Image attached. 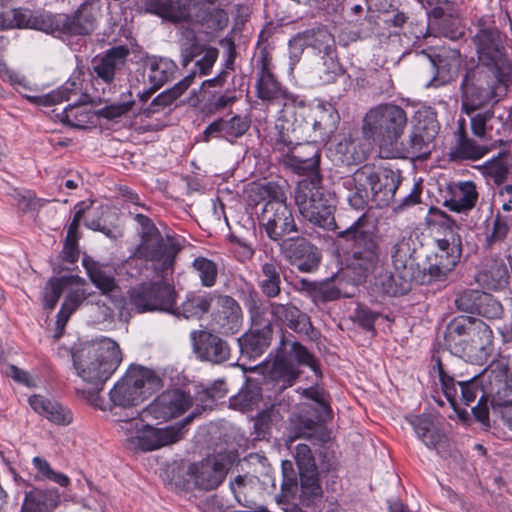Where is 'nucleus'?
Instances as JSON below:
<instances>
[{
  "label": "nucleus",
  "instance_id": "obj_26",
  "mask_svg": "<svg viewBox=\"0 0 512 512\" xmlns=\"http://www.w3.org/2000/svg\"><path fill=\"white\" fill-rule=\"evenodd\" d=\"M191 339L194 351L201 360L221 364L230 358L228 343L212 332L192 331Z\"/></svg>",
  "mask_w": 512,
  "mask_h": 512
},
{
  "label": "nucleus",
  "instance_id": "obj_46",
  "mask_svg": "<svg viewBox=\"0 0 512 512\" xmlns=\"http://www.w3.org/2000/svg\"><path fill=\"white\" fill-rule=\"evenodd\" d=\"M80 87L76 80H68L61 87L54 91L41 95H24V97L32 104L38 106H52L64 100H69L71 95H78Z\"/></svg>",
  "mask_w": 512,
  "mask_h": 512
},
{
  "label": "nucleus",
  "instance_id": "obj_52",
  "mask_svg": "<svg viewBox=\"0 0 512 512\" xmlns=\"http://www.w3.org/2000/svg\"><path fill=\"white\" fill-rule=\"evenodd\" d=\"M512 156L506 152H500L498 156L487 161L484 166V173L492 178L496 184L503 183L508 175L511 166Z\"/></svg>",
  "mask_w": 512,
  "mask_h": 512
},
{
  "label": "nucleus",
  "instance_id": "obj_2",
  "mask_svg": "<svg viewBox=\"0 0 512 512\" xmlns=\"http://www.w3.org/2000/svg\"><path fill=\"white\" fill-rule=\"evenodd\" d=\"M272 136L274 150L284 157V164L300 175L319 174L320 153L316 139L307 140L302 122L277 119Z\"/></svg>",
  "mask_w": 512,
  "mask_h": 512
},
{
  "label": "nucleus",
  "instance_id": "obj_51",
  "mask_svg": "<svg viewBox=\"0 0 512 512\" xmlns=\"http://www.w3.org/2000/svg\"><path fill=\"white\" fill-rule=\"evenodd\" d=\"M411 239L401 236L392 246L391 258L396 271L410 272L413 267Z\"/></svg>",
  "mask_w": 512,
  "mask_h": 512
},
{
  "label": "nucleus",
  "instance_id": "obj_41",
  "mask_svg": "<svg viewBox=\"0 0 512 512\" xmlns=\"http://www.w3.org/2000/svg\"><path fill=\"white\" fill-rule=\"evenodd\" d=\"M84 281L79 285H74L69 287L66 291H68L65 300L61 306L60 311L57 314L56 327L57 332L55 334V338H59L64 328L72 315V313L78 309V307L84 302L87 298L88 293L82 287Z\"/></svg>",
  "mask_w": 512,
  "mask_h": 512
},
{
  "label": "nucleus",
  "instance_id": "obj_40",
  "mask_svg": "<svg viewBox=\"0 0 512 512\" xmlns=\"http://www.w3.org/2000/svg\"><path fill=\"white\" fill-rule=\"evenodd\" d=\"M31 408L38 414L46 417L49 421L58 425H67L72 421L71 412L60 405L52 402L41 395H33L29 397Z\"/></svg>",
  "mask_w": 512,
  "mask_h": 512
},
{
  "label": "nucleus",
  "instance_id": "obj_14",
  "mask_svg": "<svg viewBox=\"0 0 512 512\" xmlns=\"http://www.w3.org/2000/svg\"><path fill=\"white\" fill-rule=\"evenodd\" d=\"M177 294L172 285L164 281H147L128 290V306L136 313H174Z\"/></svg>",
  "mask_w": 512,
  "mask_h": 512
},
{
  "label": "nucleus",
  "instance_id": "obj_59",
  "mask_svg": "<svg viewBox=\"0 0 512 512\" xmlns=\"http://www.w3.org/2000/svg\"><path fill=\"white\" fill-rule=\"evenodd\" d=\"M237 100L236 94L232 91L212 94L204 104V111L208 115H213L231 107Z\"/></svg>",
  "mask_w": 512,
  "mask_h": 512
},
{
  "label": "nucleus",
  "instance_id": "obj_15",
  "mask_svg": "<svg viewBox=\"0 0 512 512\" xmlns=\"http://www.w3.org/2000/svg\"><path fill=\"white\" fill-rule=\"evenodd\" d=\"M255 88L258 99L265 102L268 106L281 107L277 119H292L294 108L304 105L302 100H299L297 96L290 93L276 79L271 71L270 62L265 56L261 59V66L257 73Z\"/></svg>",
  "mask_w": 512,
  "mask_h": 512
},
{
  "label": "nucleus",
  "instance_id": "obj_3",
  "mask_svg": "<svg viewBox=\"0 0 512 512\" xmlns=\"http://www.w3.org/2000/svg\"><path fill=\"white\" fill-rule=\"evenodd\" d=\"M72 359L77 375L99 391L119 367L122 356L119 345L103 337L80 345L72 352Z\"/></svg>",
  "mask_w": 512,
  "mask_h": 512
},
{
  "label": "nucleus",
  "instance_id": "obj_49",
  "mask_svg": "<svg viewBox=\"0 0 512 512\" xmlns=\"http://www.w3.org/2000/svg\"><path fill=\"white\" fill-rule=\"evenodd\" d=\"M508 269L502 259H493L479 274L478 281L484 283L490 289H499L507 283Z\"/></svg>",
  "mask_w": 512,
  "mask_h": 512
},
{
  "label": "nucleus",
  "instance_id": "obj_25",
  "mask_svg": "<svg viewBox=\"0 0 512 512\" xmlns=\"http://www.w3.org/2000/svg\"><path fill=\"white\" fill-rule=\"evenodd\" d=\"M213 308L212 325L218 333L233 335L241 329L242 310L233 297L219 294Z\"/></svg>",
  "mask_w": 512,
  "mask_h": 512
},
{
  "label": "nucleus",
  "instance_id": "obj_58",
  "mask_svg": "<svg viewBox=\"0 0 512 512\" xmlns=\"http://www.w3.org/2000/svg\"><path fill=\"white\" fill-rule=\"evenodd\" d=\"M89 118L86 108L75 103L63 110L60 120L71 127L84 128L89 122Z\"/></svg>",
  "mask_w": 512,
  "mask_h": 512
},
{
  "label": "nucleus",
  "instance_id": "obj_56",
  "mask_svg": "<svg viewBox=\"0 0 512 512\" xmlns=\"http://www.w3.org/2000/svg\"><path fill=\"white\" fill-rule=\"evenodd\" d=\"M336 153L342 163L346 165L357 164L364 160L365 156L362 150L358 148L356 141L351 138H343L335 147Z\"/></svg>",
  "mask_w": 512,
  "mask_h": 512
},
{
  "label": "nucleus",
  "instance_id": "obj_7",
  "mask_svg": "<svg viewBox=\"0 0 512 512\" xmlns=\"http://www.w3.org/2000/svg\"><path fill=\"white\" fill-rule=\"evenodd\" d=\"M136 220L141 225L140 243L132 256L152 263L156 273L165 277L172 273L175 259L181 250L179 240L171 235L163 236L151 220L137 214Z\"/></svg>",
  "mask_w": 512,
  "mask_h": 512
},
{
  "label": "nucleus",
  "instance_id": "obj_50",
  "mask_svg": "<svg viewBox=\"0 0 512 512\" xmlns=\"http://www.w3.org/2000/svg\"><path fill=\"white\" fill-rule=\"evenodd\" d=\"M306 46H310L324 55L333 51L334 37L326 27L318 26L300 34Z\"/></svg>",
  "mask_w": 512,
  "mask_h": 512
},
{
  "label": "nucleus",
  "instance_id": "obj_43",
  "mask_svg": "<svg viewBox=\"0 0 512 512\" xmlns=\"http://www.w3.org/2000/svg\"><path fill=\"white\" fill-rule=\"evenodd\" d=\"M458 139L451 151L453 159L477 160L487 153L485 146L479 145L475 140L469 138L465 132V119L459 120Z\"/></svg>",
  "mask_w": 512,
  "mask_h": 512
},
{
  "label": "nucleus",
  "instance_id": "obj_9",
  "mask_svg": "<svg viewBox=\"0 0 512 512\" xmlns=\"http://www.w3.org/2000/svg\"><path fill=\"white\" fill-rule=\"evenodd\" d=\"M505 76L479 66L467 69L460 85L461 111L471 115L491 102H498L506 91Z\"/></svg>",
  "mask_w": 512,
  "mask_h": 512
},
{
  "label": "nucleus",
  "instance_id": "obj_62",
  "mask_svg": "<svg viewBox=\"0 0 512 512\" xmlns=\"http://www.w3.org/2000/svg\"><path fill=\"white\" fill-rule=\"evenodd\" d=\"M294 458L299 469V474L318 472L312 451L307 444L300 443L295 447Z\"/></svg>",
  "mask_w": 512,
  "mask_h": 512
},
{
  "label": "nucleus",
  "instance_id": "obj_38",
  "mask_svg": "<svg viewBox=\"0 0 512 512\" xmlns=\"http://www.w3.org/2000/svg\"><path fill=\"white\" fill-rule=\"evenodd\" d=\"M459 64V55L455 51L449 57L437 55L435 59H430L435 76L426 84V87L437 88L454 80Z\"/></svg>",
  "mask_w": 512,
  "mask_h": 512
},
{
  "label": "nucleus",
  "instance_id": "obj_35",
  "mask_svg": "<svg viewBox=\"0 0 512 512\" xmlns=\"http://www.w3.org/2000/svg\"><path fill=\"white\" fill-rule=\"evenodd\" d=\"M273 329L266 326L264 329L252 328L238 338V344L242 356L249 359H257L269 347L272 340Z\"/></svg>",
  "mask_w": 512,
  "mask_h": 512
},
{
  "label": "nucleus",
  "instance_id": "obj_34",
  "mask_svg": "<svg viewBox=\"0 0 512 512\" xmlns=\"http://www.w3.org/2000/svg\"><path fill=\"white\" fill-rule=\"evenodd\" d=\"M59 503L60 494L56 488L33 487L25 493L19 512H53Z\"/></svg>",
  "mask_w": 512,
  "mask_h": 512
},
{
  "label": "nucleus",
  "instance_id": "obj_18",
  "mask_svg": "<svg viewBox=\"0 0 512 512\" xmlns=\"http://www.w3.org/2000/svg\"><path fill=\"white\" fill-rule=\"evenodd\" d=\"M479 61L493 72L507 75L511 66L505 55L500 31L496 27L480 29L473 38Z\"/></svg>",
  "mask_w": 512,
  "mask_h": 512
},
{
  "label": "nucleus",
  "instance_id": "obj_32",
  "mask_svg": "<svg viewBox=\"0 0 512 512\" xmlns=\"http://www.w3.org/2000/svg\"><path fill=\"white\" fill-rule=\"evenodd\" d=\"M83 266L92 284L103 295L112 296L120 290L116 280V270L113 266L94 261L91 258H84Z\"/></svg>",
  "mask_w": 512,
  "mask_h": 512
},
{
  "label": "nucleus",
  "instance_id": "obj_13",
  "mask_svg": "<svg viewBox=\"0 0 512 512\" xmlns=\"http://www.w3.org/2000/svg\"><path fill=\"white\" fill-rule=\"evenodd\" d=\"M295 201L299 212L309 222L324 229L336 228L333 207L328 204L325 198L320 175H314L312 178L304 179L299 183L295 193Z\"/></svg>",
  "mask_w": 512,
  "mask_h": 512
},
{
  "label": "nucleus",
  "instance_id": "obj_47",
  "mask_svg": "<svg viewBox=\"0 0 512 512\" xmlns=\"http://www.w3.org/2000/svg\"><path fill=\"white\" fill-rule=\"evenodd\" d=\"M299 499L302 505L312 506L321 501L323 489L320 484L318 472L300 473Z\"/></svg>",
  "mask_w": 512,
  "mask_h": 512
},
{
  "label": "nucleus",
  "instance_id": "obj_23",
  "mask_svg": "<svg viewBox=\"0 0 512 512\" xmlns=\"http://www.w3.org/2000/svg\"><path fill=\"white\" fill-rule=\"evenodd\" d=\"M130 50L125 45L109 48L92 60V76L107 85L114 84L127 66Z\"/></svg>",
  "mask_w": 512,
  "mask_h": 512
},
{
  "label": "nucleus",
  "instance_id": "obj_16",
  "mask_svg": "<svg viewBox=\"0 0 512 512\" xmlns=\"http://www.w3.org/2000/svg\"><path fill=\"white\" fill-rule=\"evenodd\" d=\"M461 255V236L450 228L443 238L436 240V249L427 257V266L424 270L428 271L431 278L441 279L456 266Z\"/></svg>",
  "mask_w": 512,
  "mask_h": 512
},
{
  "label": "nucleus",
  "instance_id": "obj_5",
  "mask_svg": "<svg viewBox=\"0 0 512 512\" xmlns=\"http://www.w3.org/2000/svg\"><path fill=\"white\" fill-rule=\"evenodd\" d=\"M288 341L281 338L280 346L274 360L265 367L264 382L268 390L282 393L292 387L300 375L297 365L291 360L293 357L298 365L309 367L316 376H321L318 360L301 343L294 341L290 344L289 352H285Z\"/></svg>",
  "mask_w": 512,
  "mask_h": 512
},
{
  "label": "nucleus",
  "instance_id": "obj_20",
  "mask_svg": "<svg viewBox=\"0 0 512 512\" xmlns=\"http://www.w3.org/2000/svg\"><path fill=\"white\" fill-rule=\"evenodd\" d=\"M303 394L319 406L318 420L305 419L296 434V438H306L313 443H325L330 440V432L323 422L331 418V408L325 391L319 387L304 389Z\"/></svg>",
  "mask_w": 512,
  "mask_h": 512
},
{
  "label": "nucleus",
  "instance_id": "obj_29",
  "mask_svg": "<svg viewBox=\"0 0 512 512\" xmlns=\"http://www.w3.org/2000/svg\"><path fill=\"white\" fill-rule=\"evenodd\" d=\"M272 323H284L296 333L312 337L314 332L310 317L292 303H270Z\"/></svg>",
  "mask_w": 512,
  "mask_h": 512
},
{
  "label": "nucleus",
  "instance_id": "obj_54",
  "mask_svg": "<svg viewBox=\"0 0 512 512\" xmlns=\"http://www.w3.org/2000/svg\"><path fill=\"white\" fill-rule=\"evenodd\" d=\"M32 464L38 471L35 476L37 480H49L61 487H67L70 484L69 477L61 472L54 471L47 460L36 456L32 459Z\"/></svg>",
  "mask_w": 512,
  "mask_h": 512
},
{
  "label": "nucleus",
  "instance_id": "obj_53",
  "mask_svg": "<svg viewBox=\"0 0 512 512\" xmlns=\"http://www.w3.org/2000/svg\"><path fill=\"white\" fill-rule=\"evenodd\" d=\"M195 73H191L176 83L172 88L167 89L160 93L153 99L151 106L157 108H165L170 106L176 99H178L193 83Z\"/></svg>",
  "mask_w": 512,
  "mask_h": 512
},
{
  "label": "nucleus",
  "instance_id": "obj_48",
  "mask_svg": "<svg viewBox=\"0 0 512 512\" xmlns=\"http://www.w3.org/2000/svg\"><path fill=\"white\" fill-rule=\"evenodd\" d=\"M272 301H263L256 293H252L245 299V306L249 312L252 326L255 329H264L269 326L272 329V317H266L270 313V303Z\"/></svg>",
  "mask_w": 512,
  "mask_h": 512
},
{
  "label": "nucleus",
  "instance_id": "obj_63",
  "mask_svg": "<svg viewBox=\"0 0 512 512\" xmlns=\"http://www.w3.org/2000/svg\"><path fill=\"white\" fill-rule=\"evenodd\" d=\"M476 313L488 319H498L502 317L504 309L497 299L484 292Z\"/></svg>",
  "mask_w": 512,
  "mask_h": 512
},
{
  "label": "nucleus",
  "instance_id": "obj_27",
  "mask_svg": "<svg viewBox=\"0 0 512 512\" xmlns=\"http://www.w3.org/2000/svg\"><path fill=\"white\" fill-rule=\"evenodd\" d=\"M439 132V124L432 112L418 111L409 134L408 145L414 154H424Z\"/></svg>",
  "mask_w": 512,
  "mask_h": 512
},
{
  "label": "nucleus",
  "instance_id": "obj_10",
  "mask_svg": "<svg viewBox=\"0 0 512 512\" xmlns=\"http://www.w3.org/2000/svg\"><path fill=\"white\" fill-rule=\"evenodd\" d=\"M341 184L346 190L349 205L356 210L364 209L370 200L377 205L388 203L396 189L393 184H388V177L383 182L371 165H364L343 177Z\"/></svg>",
  "mask_w": 512,
  "mask_h": 512
},
{
  "label": "nucleus",
  "instance_id": "obj_37",
  "mask_svg": "<svg viewBox=\"0 0 512 512\" xmlns=\"http://www.w3.org/2000/svg\"><path fill=\"white\" fill-rule=\"evenodd\" d=\"M478 200L476 185L472 181L459 182L450 187V197L445 205L455 212L470 211Z\"/></svg>",
  "mask_w": 512,
  "mask_h": 512
},
{
  "label": "nucleus",
  "instance_id": "obj_45",
  "mask_svg": "<svg viewBox=\"0 0 512 512\" xmlns=\"http://www.w3.org/2000/svg\"><path fill=\"white\" fill-rule=\"evenodd\" d=\"M408 421L413 426L418 438L427 448H437L443 435L438 429L434 428L433 420L429 415H413L408 418Z\"/></svg>",
  "mask_w": 512,
  "mask_h": 512
},
{
  "label": "nucleus",
  "instance_id": "obj_22",
  "mask_svg": "<svg viewBox=\"0 0 512 512\" xmlns=\"http://www.w3.org/2000/svg\"><path fill=\"white\" fill-rule=\"evenodd\" d=\"M434 369H437L443 393L453 407L458 404L469 406L479 394H484L476 376L465 381H455L452 376L445 372L440 359L436 360Z\"/></svg>",
  "mask_w": 512,
  "mask_h": 512
},
{
  "label": "nucleus",
  "instance_id": "obj_30",
  "mask_svg": "<svg viewBox=\"0 0 512 512\" xmlns=\"http://www.w3.org/2000/svg\"><path fill=\"white\" fill-rule=\"evenodd\" d=\"M250 125V118L239 114H235L229 119L218 118L205 128L203 137L205 141H209L211 137H216L233 143L246 134Z\"/></svg>",
  "mask_w": 512,
  "mask_h": 512
},
{
  "label": "nucleus",
  "instance_id": "obj_44",
  "mask_svg": "<svg viewBox=\"0 0 512 512\" xmlns=\"http://www.w3.org/2000/svg\"><path fill=\"white\" fill-rule=\"evenodd\" d=\"M82 282L83 279L76 275L53 277L49 279L43 291L44 308L52 311L64 291Z\"/></svg>",
  "mask_w": 512,
  "mask_h": 512
},
{
  "label": "nucleus",
  "instance_id": "obj_4",
  "mask_svg": "<svg viewBox=\"0 0 512 512\" xmlns=\"http://www.w3.org/2000/svg\"><path fill=\"white\" fill-rule=\"evenodd\" d=\"M444 345L455 355L482 359L493 346V332L481 319L459 316L446 327Z\"/></svg>",
  "mask_w": 512,
  "mask_h": 512
},
{
  "label": "nucleus",
  "instance_id": "obj_28",
  "mask_svg": "<svg viewBox=\"0 0 512 512\" xmlns=\"http://www.w3.org/2000/svg\"><path fill=\"white\" fill-rule=\"evenodd\" d=\"M226 466L217 457H208L189 466L188 474L195 486L202 490L217 488L226 477Z\"/></svg>",
  "mask_w": 512,
  "mask_h": 512
},
{
  "label": "nucleus",
  "instance_id": "obj_19",
  "mask_svg": "<svg viewBox=\"0 0 512 512\" xmlns=\"http://www.w3.org/2000/svg\"><path fill=\"white\" fill-rule=\"evenodd\" d=\"M283 258L302 273H313L322 259L320 249L301 236L288 237L280 243Z\"/></svg>",
  "mask_w": 512,
  "mask_h": 512
},
{
  "label": "nucleus",
  "instance_id": "obj_39",
  "mask_svg": "<svg viewBox=\"0 0 512 512\" xmlns=\"http://www.w3.org/2000/svg\"><path fill=\"white\" fill-rule=\"evenodd\" d=\"M411 272L397 271L393 275L389 271L380 273L375 278V287L383 294L388 296H400L406 294L410 290V282L414 280Z\"/></svg>",
  "mask_w": 512,
  "mask_h": 512
},
{
  "label": "nucleus",
  "instance_id": "obj_12",
  "mask_svg": "<svg viewBox=\"0 0 512 512\" xmlns=\"http://www.w3.org/2000/svg\"><path fill=\"white\" fill-rule=\"evenodd\" d=\"M95 23L96 19L92 7L83 4L72 16L48 13L29 15L25 23L19 20L18 25H24L53 35H88L94 30Z\"/></svg>",
  "mask_w": 512,
  "mask_h": 512
},
{
  "label": "nucleus",
  "instance_id": "obj_31",
  "mask_svg": "<svg viewBox=\"0 0 512 512\" xmlns=\"http://www.w3.org/2000/svg\"><path fill=\"white\" fill-rule=\"evenodd\" d=\"M308 117L311 121L305 120L302 123L304 130L312 128L320 138L336 130L339 122V114L336 108L332 104L324 102L309 107Z\"/></svg>",
  "mask_w": 512,
  "mask_h": 512
},
{
  "label": "nucleus",
  "instance_id": "obj_61",
  "mask_svg": "<svg viewBox=\"0 0 512 512\" xmlns=\"http://www.w3.org/2000/svg\"><path fill=\"white\" fill-rule=\"evenodd\" d=\"M483 293L475 289L464 290L456 296L455 305L460 311L476 313Z\"/></svg>",
  "mask_w": 512,
  "mask_h": 512
},
{
  "label": "nucleus",
  "instance_id": "obj_21",
  "mask_svg": "<svg viewBox=\"0 0 512 512\" xmlns=\"http://www.w3.org/2000/svg\"><path fill=\"white\" fill-rule=\"evenodd\" d=\"M201 0H140L138 9L170 22H190L198 18Z\"/></svg>",
  "mask_w": 512,
  "mask_h": 512
},
{
  "label": "nucleus",
  "instance_id": "obj_60",
  "mask_svg": "<svg viewBox=\"0 0 512 512\" xmlns=\"http://www.w3.org/2000/svg\"><path fill=\"white\" fill-rule=\"evenodd\" d=\"M322 63L318 67L319 78L323 83L329 84L335 81L336 77L342 74V68L337 59L330 54L322 57Z\"/></svg>",
  "mask_w": 512,
  "mask_h": 512
},
{
  "label": "nucleus",
  "instance_id": "obj_8",
  "mask_svg": "<svg viewBox=\"0 0 512 512\" xmlns=\"http://www.w3.org/2000/svg\"><path fill=\"white\" fill-rule=\"evenodd\" d=\"M137 411H131L128 418L119 417L120 429L126 434L127 445L134 450L143 452L157 450L164 446L181 440L184 436V428L194 414L189 415L184 422L164 428H155L145 424L143 416Z\"/></svg>",
  "mask_w": 512,
  "mask_h": 512
},
{
  "label": "nucleus",
  "instance_id": "obj_1",
  "mask_svg": "<svg viewBox=\"0 0 512 512\" xmlns=\"http://www.w3.org/2000/svg\"><path fill=\"white\" fill-rule=\"evenodd\" d=\"M334 244L348 255L347 266L359 280L380 267V247L376 226L367 214H362L348 228L336 234Z\"/></svg>",
  "mask_w": 512,
  "mask_h": 512
},
{
  "label": "nucleus",
  "instance_id": "obj_36",
  "mask_svg": "<svg viewBox=\"0 0 512 512\" xmlns=\"http://www.w3.org/2000/svg\"><path fill=\"white\" fill-rule=\"evenodd\" d=\"M218 295L217 292L189 294L179 307L174 306L175 312L172 314L176 316L181 315L186 319L200 318L215 306Z\"/></svg>",
  "mask_w": 512,
  "mask_h": 512
},
{
  "label": "nucleus",
  "instance_id": "obj_24",
  "mask_svg": "<svg viewBox=\"0 0 512 512\" xmlns=\"http://www.w3.org/2000/svg\"><path fill=\"white\" fill-rule=\"evenodd\" d=\"M192 403L190 395L180 389L168 390L159 395L143 411L145 416L168 420L184 413Z\"/></svg>",
  "mask_w": 512,
  "mask_h": 512
},
{
  "label": "nucleus",
  "instance_id": "obj_17",
  "mask_svg": "<svg viewBox=\"0 0 512 512\" xmlns=\"http://www.w3.org/2000/svg\"><path fill=\"white\" fill-rule=\"evenodd\" d=\"M269 239L280 240L284 235L297 231L292 210L283 197H273L266 201L258 215Z\"/></svg>",
  "mask_w": 512,
  "mask_h": 512
},
{
  "label": "nucleus",
  "instance_id": "obj_33",
  "mask_svg": "<svg viewBox=\"0 0 512 512\" xmlns=\"http://www.w3.org/2000/svg\"><path fill=\"white\" fill-rule=\"evenodd\" d=\"M281 273V262L274 257L260 264L257 272V285L265 297L273 299L281 294Z\"/></svg>",
  "mask_w": 512,
  "mask_h": 512
},
{
  "label": "nucleus",
  "instance_id": "obj_57",
  "mask_svg": "<svg viewBox=\"0 0 512 512\" xmlns=\"http://www.w3.org/2000/svg\"><path fill=\"white\" fill-rule=\"evenodd\" d=\"M261 395V388L259 385L249 381L235 397L234 405H238L243 411L253 410L260 402Z\"/></svg>",
  "mask_w": 512,
  "mask_h": 512
},
{
  "label": "nucleus",
  "instance_id": "obj_6",
  "mask_svg": "<svg viewBox=\"0 0 512 512\" xmlns=\"http://www.w3.org/2000/svg\"><path fill=\"white\" fill-rule=\"evenodd\" d=\"M161 387L162 380L153 370L143 366H131L110 390L108 409L114 416L120 415L118 410H125L123 418H128L134 407Z\"/></svg>",
  "mask_w": 512,
  "mask_h": 512
},
{
  "label": "nucleus",
  "instance_id": "obj_55",
  "mask_svg": "<svg viewBox=\"0 0 512 512\" xmlns=\"http://www.w3.org/2000/svg\"><path fill=\"white\" fill-rule=\"evenodd\" d=\"M192 267L197 272L202 286L215 285L218 276V267L215 262L205 257H197L193 260Z\"/></svg>",
  "mask_w": 512,
  "mask_h": 512
},
{
  "label": "nucleus",
  "instance_id": "obj_11",
  "mask_svg": "<svg viewBox=\"0 0 512 512\" xmlns=\"http://www.w3.org/2000/svg\"><path fill=\"white\" fill-rule=\"evenodd\" d=\"M407 125L405 110L395 104H379L364 117L363 132L367 138L381 145H392L402 136Z\"/></svg>",
  "mask_w": 512,
  "mask_h": 512
},
{
  "label": "nucleus",
  "instance_id": "obj_64",
  "mask_svg": "<svg viewBox=\"0 0 512 512\" xmlns=\"http://www.w3.org/2000/svg\"><path fill=\"white\" fill-rule=\"evenodd\" d=\"M185 36L186 40L181 44V56L182 64L187 66L196 56L201 54L203 49L192 30H187Z\"/></svg>",
  "mask_w": 512,
  "mask_h": 512
},
{
  "label": "nucleus",
  "instance_id": "obj_42",
  "mask_svg": "<svg viewBox=\"0 0 512 512\" xmlns=\"http://www.w3.org/2000/svg\"><path fill=\"white\" fill-rule=\"evenodd\" d=\"M145 69L148 71V82L154 89H159L171 80L176 72V64L162 57H148L145 61Z\"/></svg>",
  "mask_w": 512,
  "mask_h": 512
}]
</instances>
